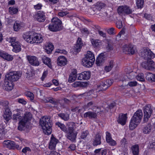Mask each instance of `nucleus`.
<instances>
[{"instance_id": "f257e3e1", "label": "nucleus", "mask_w": 155, "mask_h": 155, "mask_svg": "<svg viewBox=\"0 0 155 155\" xmlns=\"http://www.w3.org/2000/svg\"><path fill=\"white\" fill-rule=\"evenodd\" d=\"M31 117L32 114L30 112L25 113L22 118L21 114L17 113L12 115V119L15 122L20 120L19 122L18 129L19 130H22L28 127L29 121L31 120Z\"/></svg>"}, {"instance_id": "f03ea898", "label": "nucleus", "mask_w": 155, "mask_h": 155, "mask_svg": "<svg viewBox=\"0 0 155 155\" xmlns=\"http://www.w3.org/2000/svg\"><path fill=\"white\" fill-rule=\"evenodd\" d=\"M23 38L27 42L31 44L40 43L43 41L42 37L37 34H32V33L26 32L23 35Z\"/></svg>"}, {"instance_id": "7ed1b4c3", "label": "nucleus", "mask_w": 155, "mask_h": 155, "mask_svg": "<svg viewBox=\"0 0 155 155\" xmlns=\"http://www.w3.org/2000/svg\"><path fill=\"white\" fill-rule=\"evenodd\" d=\"M143 117V113L141 110H138L135 113L130 120L129 127L133 130L140 123Z\"/></svg>"}, {"instance_id": "20e7f679", "label": "nucleus", "mask_w": 155, "mask_h": 155, "mask_svg": "<svg viewBox=\"0 0 155 155\" xmlns=\"http://www.w3.org/2000/svg\"><path fill=\"white\" fill-rule=\"evenodd\" d=\"M40 124L46 134H50L52 131L51 124L50 118L48 116L44 117L40 120Z\"/></svg>"}, {"instance_id": "39448f33", "label": "nucleus", "mask_w": 155, "mask_h": 155, "mask_svg": "<svg viewBox=\"0 0 155 155\" xmlns=\"http://www.w3.org/2000/svg\"><path fill=\"white\" fill-rule=\"evenodd\" d=\"M95 59L93 53L90 51H87L85 57L82 59V64L86 67H91L94 63Z\"/></svg>"}, {"instance_id": "423d86ee", "label": "nucleus", "mask_w": 155, "mask_h": 155, "mask_svg": "<svg viewBox=\"0 0 155 155\" xmlns=\"http://www.w3.org/2000/svg\"><path fill=\"white\" fill-rule=\"evenodd\" d=\"M48 29L51 31H56L62 29L61 21L57 17H54L51 20V23L48 26Z\"/></svg>"}, {"instance_id": "0eeeda50", "label": "nucleus", "mask_w": 155, "mask_h": 155, "mask_svg": "<svg viewBox=\"0 0 155 155\" xmlns=\"http://www.w3.org/2000/svg\"><path fill=\"white\" fill-rule=\"evenodd\" d=\"M8 41L11 44L13 49L12 51L17 53L21 50V45L19 42L18 41L15 37H10L8 38Z\"/></svg>"}, {"instance_id": "6e6552de", "label": "nucleus", "mask_w": 155, "mask_h": 155, "mask_svg": "<svg viewBox=\"0 0 155 155\" xmlns=\"http://www.w3.org/2000/svg\"><path fill=\"white\" fill-rule=\"evenodd\" d=\"M21 76V74L18 71H12L5 75L6 79L12 82L17 81Z\"/></svg>"}, {"instance_id": "1a4fd4ad", "label": "nucleus", "mask_w": 155, "mask_h": 155, "mask_svg": "<svg viewBox=\"0 0 155 155\" xmlns=\"http://www.w3.org/2000/svg\"><path fill=\"white\" fill-rule=\"evenodd\" d=\"M139 53V55L146 60L154 58L155 54L149 49L143 48Z\"/></svg>"}, {"instance_id": "9d476101", "label": "nucleus", "mask_w": 155, "mask_h": 155, "mask_svg": "<svg viewBox=\"0 0 155 155\" xmlns=\"http://www.w3.org/2000/svg\"><path fill=\"white\" fill-rule=\"evenodd\" d=\"M144 113L143 121L145 122L148 121L153 112V110L150 105L145 106L143 109Z\"/></svg>"}, {"instance_id": "9b49d317", "label": "nucleus", "mask_w": 155, "mask_h": 155, "mask_svg": "<svg viewBox=\"0 0 155 155\" xmlns=\"http://www.w3.org/2000/svg\"><path fill=\"white\" fill-rule=\"evenodd\" d=\"M134 12V10L126 5L120 6L117 9V12L120 14L128 15L132 14Z\"/></svg>"}, {"instance_id": "f8f14e48", "label": "nucleus", "mask_w": 155, "mask_h": 155, "mask_svg": "<svg viewBox=\"0 0 155 155\" xmlns=\"http://www.w3.org/2000/svg\"><path fill=\"white\" fill-rule=\"evenodd\" d=\"M123 51L126 54H133L136 51V49L133 45H126L123 47Z\"/></svg>"}, {"instance_id": "ddd939ff", "label": "nucleus", "mask_w": 155, "mask_h": 155, "mask_svg": "<svg viewBox=\"0 0 155 155\" xmlns=\"http://www.w3.org/2000/svg\"><path fill=\"white\" fill-rule=\"evenodd\" d=\"M106 60V57L104 53H101L97 57L96 64L98 66H100L103 64Z\"/></svg>"}, {"instance_id": "4468645a", "label": "nucleus", "mask_w": 155, "mask_h": 155, "mask_svg": "<svg viewBox=\"0 0 155 155\" xmlns=\"http://www.w3.org/2000/svg\"><path fill=\"white\" fill-rule=\"evenodd\" d=\"M67 138L72 142L75 141L77 135V133L74 131L67 130L66 132Z\"/></svg>"}, {"instance_id": "2eb2a0df", "label": "nucleus", "mask_w": 155, "mask_h": 155, "mask_svg": "<svg viewBox=\"0 0 155 155\" xmlns=\"http://www.w3.org/2000/svg\"><path fill=\"white\" fill-rule=\"evenodd\" d=\"M8 80L5 78L3 87L4 89L8 91H9L12 90L13 87V82L9 81Z\"/></svg>"}, {"instance_id": "dca6fc26", "label": "nucleus", "mask_w": 155, "mask_h": 155, "mask_svg": "<svg viewBox=\"0 0 155 155\" xmlns=\"http://www.w3.org/2000/svg\"><path fill=\"white\" fill-rule=\"evenodd\" d=\"M112 84V81L111 80H107L102 82L99 87L102 89L103 91H105Z\"/></svg>"}, {"instance_id": "f3484780", "label": "nucleus", "mask_w": 155, "mask_h": 155, "mask_svg": "<svg viewBox=\"0 0 155 155\" xmlns=\"http://www.w3.org/2000/svg\"><path fill=\"white\" fill-rule=\"evenodd\" d=\"M44 101L46 103L49 102L51 103L54 105V107L56 105H57L59 103L63 108L64 107V105H61V103H59L58 100L51 97L45 98Z\"/></svg>"}, {"instance_id": "a211bd4d", "label": "nucleus", "mask_w": 155, "mask_h": 155, "mask_svg": "<svg viewBox=\"0 0 155 155\" xmlns=\"http://www.w3.org/2000/svg\"><path fill=\"white\" fill-rule=\"evenodd\" d=\"M91 76L90 73L89 71H84L82 72L79 74L78 77V80H87L90 78Z\"/></svg>"}, {"instance_id": "6ab92c4d", "label": "nucleus", "mask_w": 155, "mask_h": 155, "mask_svg": "<svg viewBox=\"0 0 155 155\" xmlns=\"http://www.w3.org/2000/svg\"><path fill=\"white\" fill-rule=\"evenodd\" d=\"M27 59L29 63L33 65L38 66L39 64V61L35 56H28Z\"/></svg>"}, {"instance_id": "aec40b11", "label": "nucleus", "mask_w": 155, "mask_h": 155, "mask_svg": "<svg viewBox=\"0 0 155 155\" xmlns=\"http://www.w3.org/2000/svg\"><path fill=\"white\" fill-rule=\"evenodd\" d=\"M35 17L39 22H44L46 19L45 13L43 12H40L35 15Z\"/></svg>"}, {"instance_id": "412c9836", "label": "nucleus", "mask_w": 155, "mask_h": 155, "mask_svg": "<svg viewBox=\"0 0 155 155\" xmlns=\"http://www.w3.org/2000/svg\"><path fill=\"white\" fill-rule=\"evenodd\" d=\"M106 139L107 142L111 146L115 145L116 144V142L112 139L110 134L107 131L106 132Z\"/></svg>"}, {"instance_id": "4be33fe9", "label": "nucleus", "mask_w": 155, "mask_h": 155, "mask_svg": "<svg viewBox=\"0 0 155 155\" xmlns=\"http://www.w3.org/2000/svg\"><path fill=\"white\" fill-rule=\"evenodd\" d=\"M3 144L4 147L11 149L15 146V143L10 140H6L3 142Z\"/></svg>"}, {"instance_id": "5701e85b", "label": "nucleus", "mask_w": 155, "mask_h": 155, "mask_svg": "<svg viewBox=\"0 0 155 155\" xmlns=\"http://www.w3.org/2000/svg\"><path fill=\"white\" fill-rule=\"evenodd\" d=\"M127 119L126 114H120L118 117L117 121L122 125H124L126 122Z\"/></svg>"}, {"instance_id": "b1692460", "label": "nucleus", "mask_w": 155, "mask_h": 155, "mask_svg": "<svg viewBox=\"0 0 155 155\" xmlns=\"http://www.w3.org/2000/svg\"><path fill=\"white\" fill-rule=\"evenodd\" d=\"M97 115L96 113L92 111H88L84 114L83 117L84 118L88 117L89 119H93L96 118Z\"/></svg>"}, {"instance_id": "393cba45", "label": "nucleus", "mask_w": 155, "mask_h": 155, "mask_svg": "<svg viewBox=\"0 0 155 155\" xmlns=\"http://www.w3.org/2000/svg\"><path fill=\"white\" fill-rule=\"evenodd\" d=\"M58 141V140L57 139L55 138L54 137L52 136L49 143V148L51 150L54 149Z\"/></svg>"}, {"instance_id": "a878e982", "label": "nucleus", "mask_w": 155, "mask_h": 155, "mask_svg": "<svg viewBox=\"0 0 155 155\" xmlns=\"http://www.w3.org/2000/svg\"><path fill=\"white\" fill-rule=\"evenodd\" d=\"M57 64L60 66H64L66 64L67 61L66 58L63 56H60L57 59Z\"/></svg>"}, {"instance_id": "bb28decb", "label": "nucleus", "mask_w": 155, "mask_h": 155, "mask_svg": "<svg viewBox=\"0 0 155 155\" xmlns=\"http://www.w3.org/2000/svg\"><path fill=\"white\" fill-rule=\"evenodd\" d=\"M83 44L81 38H78L77 43L74 47L75 51L77 52H79L82 46H83Z\"/></svg>"}, {"instance_id": "cd10ccee", "label": "nucleus", "mask_w": 155, "mask_h": 155, "mask_svg": "<svg viewBox=\"0 0 155 155\" xmlns=\"http://www.w3.org/2000/svg\"><path fill=\"white\" fill-rule=\"evenodd\" d=\"M41 58L43 63L47 65L49 68H51L52 66L50 59L45 55L42 56Z\"/></svg>"}, {"instance_id": "c85d7f7f", "label": "nucleus", "mask_w": 155, "mask_h": 155, "mask_svg": "<svg viewBox=\"0 0 155 155\" xmlns=\"http://www.w3.org/2000/svg\"><path fill=\"white\" fill-rule=\"evenodd\" d=\"M152 127L150 124H148L145 126L143 128L142 131L145 134H150L151 131Z\"/></svg>"}, {"instance_id": "c756f323", "label": "nucleus", "mask_w": 155, "mask_h": 155, "mask_svg": "<svg viewBox=\"0 0 155 155\" xmlns=\"http://www.w3.org/2000/svg\"><path fill=\"white\" fill-rule=\"evenodd\" d=\"M101 143V136L99 134H97L96 135L94 140L93 145L94 146H97L100 145Z\"/></svg>"}, {"instance_id": "7c9ffc66", "label": "nucleus", "mask_w": 155, "mask_h": 155, "mask_svg": "<svg viewBox=\"0 0 155 155\" xmlns=\"http://www.w3.org/2000/svg\"><path fill=\"white\" fill-rule=\"evenodd\" d=\"M76 124L72 122H68L66 124L68 127L67 130L74 131L76 128Z\"/></svg>"}, {"instance_id": "2f4dec72", "label": "nucleus", "mask_w": 155, "mask_h": 155, "mask_svg": "<svg viewBox=\"0 0 155 155\" xmlns=\"http://www.w3.org/2000/svg\"><path fill=\"white\" fill-rule=\"evenodd\" d=\"M54 49V46L51 43H47L46 45L45 50L48 54H50Z\"/></svg>"}, {"instance_id": "473e14b6", "label": "nucleus", "mask_w": 155, "mask_h": 155, "mask_svg": "<svg viewBox=\"0 0 155 155\" xmlns=\"http://www.w3.org/2000/svg\"><path fill=\"white\" fill-rule=\"evenodd\" d=\"M133 155H139V147L138 145H134L131 147Z\"/></svg>"}, {"instance_id": "72a5a7b5", "label": "nucleus", "mask_w": 155, "mask_h": 155, "mask_svg": "<svg viewBox=\"0 0 155 155\" xmlns=\"http://www.w3.org/2000/svg\"><path fill=\"white\" fill-rule=\"evenodd\" d=\"M87 85V83L86 82H84L80 81H76L72 84V86L74 87H84L86 86Z\"/></svg>"}, {"instance_id": "f704fd0d", "label": "nucleus", "mask_w": 155, "mask_h": 155, "mask_svg": "<svg viewBox=\"0 0 155 155\" xmlns=\"http://www.w3.org/2000/svg\"><path fill=\"white\" fill-rule=\"evenodd\" d=\"M58 116L62 119L65 121H68L69 118V115L67 113H59L58 114Z\"/></svg>"}, {"instance_id": "c9c22d12", "label": "nucleus", "mask_w": 155, "mask_h": 155, "mask_svg": "<svg viewBox=\"0 0 155 155\" xmlns=\"http://www.w3.org/2000/svg\"><path fill=\"white\" fill-rule=\"evenodd\" d=\"M146 79L150 81H155V74L150 73H147Z\"/></svg>"}, {"instance_id": "e433bc0d", "label": "nucleus", "mask_w": 155, "mask_h": 155, "mask_svg": "<svg viewBox=\"0 0 155 155\" xmlns=\"http://www.w3.org/2000/svg\"><path fill=\"white\" fill-rule=\"evenodd\" d=\"M114 65V61L112 60L110 61L108 65L105 67V70L107 72L110 71L113 67Z\"/></svg>"}, {"instance_id": "4c0bfd02", "label": "nucleus", "mask_w": 155, "mask_h": 155, "mask_svg": "<svg viewBox=\"0 0 155 155\" xmlns=\"http://www.w3.org/2000/svg\"><path fill=\"white\" fill-rule=\"evenodd\" d=\"M21 24L18 22L15 21L13 25V29L15 31H17L21 28Z\"/></svg>"}, {"instance_id": "58836bf2", "label": "nucleus", "mask_w": 155, "mask_h": 155, "mask_svg": "<svg viewBox=\"0 0 155 155\" xmlns=\"http://www.w3.org/2000/svg\"><path fill=\"white\" fill-rule=\"evenodd\" d=\"M154 62L152 60H151V59H149L148 63V68H147V70H154L155 69L154 67Z\"/></svg>"}, {"instance_id": "ea45409f", "label": "nucleus", "mask_w": 155, "mask_h": 155, "mask_svg": "<svg viewBox=\"0 0 155 155\" xmlns=\"http://www.w3.org/2000/svg\"><path fill=\"white\" fill-rule=\"evenodd\" d=\"M8 104L7 101H2L0 102V107L4 109H5L8 107Z\"/></svg>"}, {"instance_id": "a19ab883", "label": "nucleus", "mask_w": 155, "mask_h": 155, "mask_svg": "<svg viewBox=\"0 0 155 155\" xmlns=\"http://www.w3.org/2000/svg\"><path fill=\"white\" fill-rule=\"evenodd\" d=\"M56 125L59 127L60 129L63 131L66 132L67 130L65 126L63 124H61L59 122H57Z\"/></svg>"}, {"instance_id": "79ce46f5", "label": "nucleus", "mask_w": 155, "mask_h": 155, "mask_svg": "<svg viewBox=\"0 0 155 155\" xmlns=\"http://www.w3.org/2000/svg\"><path fill=\"white\" fill-rule=\"evenodd\" d=\"M136 78L137 80L140 81H145L144 74L142 73L139 74Z\"/></svg>"}, {"instance_id": "37998d69", "label": "nucleus", "mask_w": 155, "mask_h": 155, "mask_svg": "<svg viewBox=\"0 0 155 155\" xmlns=\"http://www.w3.org/2000/svg\"><path fill=\"white\" fill-rule=\"evenodd\" d=\"M3 58L7 61H10L12 60L13 58L12 55L6 53L5 55V56Z\"/></svg>"}, {"instance_id": "c03bdc74", "label": "nucleus", "mask_w": 155, "mask_h": 155, "mask_svg": "<svg viewBox=\"0 0 155 155\" xmlns=\"http://www.w3.org/2000/svg\"><path fill=\"white\" fill-rule=\"evenodd\" d=\"M18 11V9L14 7H10L9 8V12L10 14L13 15L16 14Z\"/></svg>"}, {"instance_id": "a18cd8bd", "label": "nucleus", "mask_w": 155, "mask_h": 155, "mask_svg": "<svg viewBox=\"0 0 155 155\" xmlns=\"http://www.w3.org/2000/svg\"><path fill=\"white\" fill-rule=\"evenodd\" d=\"M106 6L105 4L102 2H97L96 6V8L97 11L100 10L102 8H104Z\"/></svg>"}, {"instance_id": "49530a36", "label": "nucleus", "mask_w": 155, "mask_h": 155, "mask_svg": "<svg viewBox=\"0 0 155 155\" xmlns=\"http://www.w3.org/2000/svg\"><path fill=\"white\" fill-rule=\"evenodd\" d=\"M137 5L138 8H142L143 6L144 0H136Z\"/></svg>"}, {"instance_id": "de8ad7c7", "label": "nucleus", "mask_w": 155, "mask_h": 155, "mask_svg": "<svg viewBox=\"0 0 155 155\" xmlns=\"http://www.w3.org/2000/svg\"><path fill=\"white\" fill-rule=\"evenodd\" d=\"M76 78V76L73 74H71L68 79V81L70 83H71L74 81Z\"/></svg>"}, {"instance_id": "09e8293b", "label": "nucleus", "mask_w": 155, "mask_h": 155, "mask_svg": "<svg viewBox=\"0 0 155 155\" xmlns=\"http://www.w3.org/2000/svg\"><path fill=\"white\" fill-rule=\"evenodd\" d=\"M5 134V131L4 128L2 127H0V138L4 137Z\"/></svg>"}, {"instance_id": "8fccbe9b", "label": "nucleus", "mask_w": 155, "mask_h": 155, "mask_svg": "<svg viewBox=\"0 0 155 155\" xmlns=\"http://www.w3.org/2000/svg\"><path fill=\"white\" fill-rule=\"evenodd\" d=\"M147 61H145L143 62L141 64V65L143 68L147 70L148 67V60H147Z\"/></svg>"}, {"instance_id": "3c124183", "label": "nucleus", "mask_w": 155, "mask_h": 155, "mask_svg": "<svg viewBox=\"0 0 155 155\" xmlns=\"http://www.w3.org/2000/svg\"><path fill=\"white\" fill-rule=\"evenodd\" d=\"M100 40H95L91 41L92 44L95 47H97L99 45Z\"/></svg>"}, {"instance_id": "603ef678", "label": "nucleus", "mask_w": 155, "mask_h": 155, "mask_svg": "<svg viewBox=\"0 0 155 155\" xmlns=\"http://www.w3.org/2000/svg\"><path fill=\"white\" fill-rule=\"evenodd\" d=\"M97 11H98L96 8L94 9L92 8H90L88 10L89 12L91 15H94L96 13L97 14Z\"/></svg>"}, {"instance_id": "864d4df0", "label": "nucleus", "mask_w": 155, "mask_h": 155, "mask_svg": "<svg viewBox=\"0 0 155 155\" xmlns=\"http://www.w3.org/2000/svg\"><path fill=\"white\" fill-rule=\"evenodd\" d=\"M35 74L32 71L26 73L25 74L26 77L28 79H30L31 78L34 76Z\"/></svg>"}, {"instance_id": "5fc2aeb1", "label": "nucleus", "mask_w": 155, "mask_h": 155, "mask_svg": "<svg viewBox=\"0 0 155 155\" xmlns=\"http://www.w3.org/2000/svg\"><path fill=\"white\" fill-rule=\"evenodd\" d=\"M94 104V102L92 101H90L87 104L85 105L84 106V109H87L92 106Z\"/></svg>"}, {"instance_id": "6e6d98bb", "label": "nucleus", "mask_w": 155, "mask_h": 155, "mask_svg": "<svg viewBox=\"0 0 155 155\" xmlns=\"http://www.w3.org/2000/svg\"><path fill=\"white\" fill-rule=\"evenodd\" d=\"M26 95L27 96L29 97L31 100H33L34 98L33 94L30 92L28 91L26 93Z\"/></svg>"}, {"instance_id": "4d7b16f0", "label": "nucleus", "mask_w": 155, "mask_h": 155, "mask_svg": "<svg viewBox=\"0 0 155 155\" xmlns=\"http://www.w3.org/2000/svg\"><path fill=\"white\" fill-rule=\"evenodd\" d=\"M88 134V132L87 131H83L81 134V138L83 139H84L87 136V135Z\"/></svg>"}, {"instance_id": "13d9d810", "label": "nucleus", "mask_w": 155, "mask_h": 155, "mask_svg": "<svg viewBox=\"0 0 155 155\" xmlns=\"http://www.w3.org/2000/svg\"><path fill=\"white\" fill-rule=\"evenodd\" d=\"M100 14V15L102 17L104 20L105 21V18H106L108 15L107 13L106 12H104L101 13Z\"/></svg>"}, {"instance_id": "bf43d9fd", "label": "nucleus", "mask_w": 155, "mask_h": 155, "mask_svg": "<svg viewBox=\"0 0 155 155\" xmlns=\"http://www.w3.org/2000/svg\"><path fill=\"white\" fill-rule=\"evenodd\" d=\"M148 146L149 148L155 150V142H150Z\"/></svg>"}, {"instance_id": "052dcab7", "label": "nucleus", "mask_w": 155, "mask_h": 155, "mask_svg": "<svg viewBox=\"0 0 155 155\" xmlns=\"http://www.w3.org/2000/svg\"><path fill=\"white\" fill-rule=\"evenodd\" d=\"M4 118L7 121H9L11 118V115L4 114L3 115Z\"/></svg>"}, {"instance_id": "680f3d73", "label": "nucleus", "mask_w": 155, "mask_h": 155, "mask_svg": "<svg viewBox=\"0 0 155 155\" xmlns=\"http://www.w3.org/2000/svg\"><path fill=\"white\" fill-rule=\"evenodd\" d=\"M68 13L66 12H62L61 11L58 12V15L59 16H60L61 17H63L64 16H65L66 15L68 14Z\"/></svg>"}, {"instance_id": "e2e57ef3", "label": "nucleus", "mask_w": 155, "mask_h": 155, "mask_svg": "<svg viewBox=\"0 0 155 155\" xmlns=\"http://www.w3.org/2000/svg\"><path fill=\"white\" fill-rule=\"evenodd\" d=\"M116 25L118 28H121L122 27V21H118L116 22Z\"/></svg>"}, {"instance_id": "0e129e2a", "label": "nucleus", "mask_w": 155, "mask_h": 155, "mask_svg": "<svg viewBox=\"0 0 155 155\" xmlns=\"http://www.w3.org/2000/svg\"><path fill=\"white\" fill-rule=\"evenodd\" d=\"M31 151V150L28 147H25L22 150V152L25 153H26L28 151L30 152Z\"/></svg>"}, {"instance_id": "69168bd1", "label": "nucleus", "mask_w": 155, "mask_h": 155, "mask_svg": "<svg viewBox=\"0 0 155 155\" xmlns=\"http://www.w3.org/2000/svg\"><path fill=\"white\" fill-rule=\"evenodd\" d=\"M137 82L136 81H130L128 82L127 85L130 87L134 86L137 85Z\"/></svg>"}, {"instance_id": "338daca9", "label": "nucleus", "mask_w": 155, "mask_h": 155, "mask_svg": "<svg viewBox=\"0 0 155 155\" xmlns=\"http://www.w3.org/2000/svg\"><path fill=\"white\" fill-rule=\"evenodd\" d=\"M114 28L112 27L108 29L107 30V32L110 35H113L114 34Z\"/></svg>"}, {"instance_id": "774afa93", "label": "nucleus", "mask_w": 155, "mask_h": 155, "mask_svg": "<svg viewBox=\"0 0 155 155\" xmlns=\"http://www.w3.org/2000/svg\"><path fill=\"white\" fill-rule=\"evenodd\" d=\"M113 20V18L112 15H107V16L106 18H105V21H112Z\"/></svg>"}]
</instances>
